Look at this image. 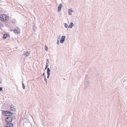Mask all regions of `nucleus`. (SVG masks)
Instances as JSON below:
<instances>
[{
	"mask_svg": "<svg viewBox=\"0 0 127 127\" xmlns=\"http://www.w3.org/2000/svg\"><path fill=\"white\" fill-rule=\"evenodd\" d=\"M74 25L73 23L72 22H71L70 23V25L69 26H68V28H71Z\"/></svg>",
	"mask_w": 127,
	"mask_h": 127,
	"instance_id": "obj_11",
	"label": "nucleus"
},
{
	"mask_svg": "<svg viewBox=\"0 0 127 127\" xmlns=\"http://www.w3.org/2000/svg\"><path fill=\"white\" fill-rule=\"evenodd\" d=\"M57 43L58 44H59V41H57Z\"/></svg>",
	"mask_w": 127,
	"mask_h": 127,
	"instance_id": "obj_19",
	"label": "nucleus"
},
{
	"mask_svg": "<svg viewBox=\"0 0 127 127\" xmlns=\"http://www.w3.org/2000/svg\"><path fill=\"white\" fill-rule=\"evenodd\" d=\"M9 20V17L6 15L3 14L0 15V20L2 21L7 22Z\"/></svg>",
	"mask_w": 127,
	"mask_h": 127,
	"instance_id": "obj_1",
	"label": "nucleus"
},
{
	"mask_svg": "<svg viewBox=\"0 0 127 127\" xmlns=\"http://www.w3.org/2000/svg\"><path fill=\"white\" fill-rule=\"evenodd\" d=\"M4 127H13V125L11 123H7Z\"/></svg>",
	"mask_w": 127,
	"mask_h": 127,
	"instance_id": "obj_5",
	"label": "nucleus"
},
{
	"mask_svg": "<svg viewBox=\"0 0 127 127\" xmlns=\"http://www.w3.org/2000/svg\"><path fill=\"white\" fill-rule=\"evenodd\" d=\"M9 36V35L6 34H4L3 35V39H6L7 37L8 36Z\"/></svg>",
	"mask_w": 127,
	"mask_h": 127,
	"instance_id": "obj_10",
	"label": "nucleus"
},
{
	"mask_svg": "<svg viewBox=\"0 0 127 127\" xmlns=\"http://www.w3.org/2000/svg\"><path fill=\"white\" fill-rule=\"evenodd\" d=\"M29 53H28V52L27 53H26L25 54L26 55V56H28L29 55Z\"/></svg>",
	"mask_w": 127,
	"mask_h": 127,
	"instance_id": "obj_15",
	"label": "nucleus"
},
{
	"mask_svg": "<svg viewBox=\"0 0 127 127\" xmlns=\"http://www.w3.org/2000/svg\"><path fill=\"white\" fill-rule=\"evenodd\" d=\"M13 118L10 116H9L6 118L5 120V121L6 123H9L12 122Z\"/></svg>",
	"mask_w": 127,
	"mask_h": 127,
	"instance_id": "obj_2",
	"label": "nucleus"
},
{
	"mask_svg": "<svg viewBox=\"0 0 127 127\" xmlns=\"http://www.w3.org/2000/svg\"><path fill=\"white\" fill-rule=\"evenodd\" d=\"M45 50L46 51H47L48 50V48L46 46H45Z\"/></svg>",
	"mask_w": 127,
	"mask_h": 127,
	"instance_id": "obj_14",
	"label": "nucleus"
},
{
	"mask_svg": "<svg viewBox=\"0 0 127 127\" xmlns=\"http://www.w3.org/2000/svg\"><path fill=\"white\" fill-rule=\"evenodd\" d=\"M65 39V36H62V37L61 39L60 40V42L62 43H63L64 42Z\"/></svg>",
	"mask_w": 127,
	"mask_h": 127,
	"instance_id": "obj_7",
	"label": "nucleus"
},
{
	"mask_svg": "<svg viewBox=\"0 0 127 127\" xmlns=\"http://www.w3.org/2000/svg\"><path fill=\"white\" fill-rule=\"evenodd\" d=\"M47 74H48L47 78H48L50 74V70L49 68H48L47 69Z\"/></svg>",
	"mask_w": 127,
	"mask_h": 127,
	"instance_id": "obj_9",
	"label": "nucleus"
},
{
	"mask_svg": "<svg viewBox=\"0 0 127 127\" xmlns=\"http://www.w3.org/2000/svg\"><path fill=\"white\" fill-rule=\"evenodd\" d=\"M23 88L24 89H25V87L24 86V84L23 83Z\"/></svg>",
	"mask_w": 127,
	"mask_h": 127,
	"instance_id": "obj_18",
	"label": "nucleus"
},
{
	"mask_svg": "<svg viewBox=\"0 0 127 127\" xmlns=\"http://www.w3.org/2000/svg\"><path fill=\"white\" fill-rule=\"evenodd\" d=\"M10 109L12 111H14L16 109V108L13 105H12L10 106Z\"/></svg>",
	"mask_w": 127,
	"mask_h": 127,
	"instance_id": "obj_6",
	"label": "nucleus"
},
{
	"mask_svg": "<svg viewBox=\"0 0 127 127\" xmlns=\"http://www.w3.org/2000/svg\"><path fill=\"white\" fill-rule=\"evenodd\" d=\"M2 88L1 87H0V91H2Z\"/></svg>",
	"mask_w": 127,
	"mask_h": 127,
	"instance_id": "obj_17",
	"label": "nucleus"
},
{
	"mask_svg": "<svg viewBox=\"0 0 127 127\" xmlns=\"http://www.w3.org/2000/svg\"><path fill=\"white\" fill-rule=\"evenodd\" d=\"M14 32L16 34L20 33V30L19 29L17 28L13 30Z\"/></svg>",
	"mask_w": 127,
	"mask_h": 127,
	"instance_id": "obj_4",
	"label": "nucleus"
},
{
	"mask_svg": "<svg viewBox=\"0 0 127 127\" xmlns=\"http://www.w3.org/2000/svg\"><path fill=\"white\" fill-rule=\"evenodd\" d=\"M48 65H47V64L45 66V69H46V68H47L48 67Z\"/></svg>",
	"mask_w": 127,
	"mask_h": 127,
	"instance_id": "obj_16",
	"label": "nucleus"
},
{
	"mask_svg": "<svg viewBox=\"0 0 127 127\" xmlns=\"http://www.w3.org/2000/svg\"><path fill=\"white\" fill-rule=\"evenodd\" d=\"M68 26H68L66 23H65L64 24V27L66 28H67V27L68 28Z\"/></svg>",
	"mask_w": 127,
	"mask_h": 127,
	"instance_id": "obj_13",
	"label": "nucleus"
},
{
	"mask_svg": "<svg viewBox=\"0 0 127 127\" xmlns=\"http://www.w3.org/2000/svg\"><path fill=\"white\" fill-rule=\"evenodd\" d=\"M3 114L6 116H9L12 115V114L8 111H4L3 112Z\"/></svg>",
	"mask_w": 127,
	"mask_h": 127,
	"instance_id": "obj_3",
	"label": "nucleus"
},
{
	"mask_svg": "<svg viewBox=\"0 0 127 127\" xmlns=\"http://www.w3.org/2000/svg\"><path fill=\"white\" fill-rule=\"evenodd\" d=\"M62 4H60L59 6L58 7V11H60L62 8Z\"/></svg>",
	"mask_w": 127,
	"mask_h": 127,
	"instance_id": "obj_8",
	"label": "nucleus"
},
{
	"mask_svg": "<svg viewBox=\"0 0 127 127\" xmlns=\"http://www.w3.org/2000/svg\"><path fill=\"white\" fill-rule=\"evenodd\" d=\"M69 15L71 14V13L73 12V10L72 9H69Z\"/></svg>",
	"mask_w": 127,
	"mask_h": 127,
	"instance_id": "obj_12",
	"label": "nucleus"
}]
</instances>
